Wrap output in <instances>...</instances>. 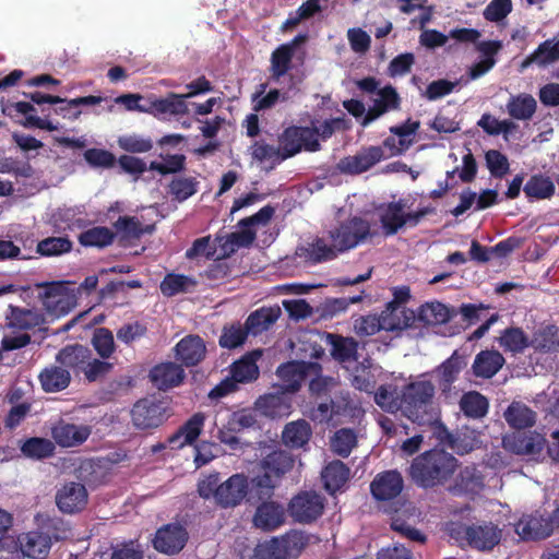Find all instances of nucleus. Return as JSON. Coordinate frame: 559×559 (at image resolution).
Here are the masks:
<instances>
[{
  "label": "nucleus",
  "instance_id": "61",
  "mask_svg": "<svg viewBox=\"0 0 559 559\" xmlns=\"http://www.w3.org/2000/svg\"><path fill=\"white\" fill-rule=\"evenodd\" d=\"M114 227L127 239H140L146 231L135 216H120Z\"/></svg>",
  "mask_w": 559,
  "mask_h": 559
},
{
  "label": "nucleus",
  "instance_id": "15",
  "mask_svg": "<svg viewBox=\"0 0 559 559\" xmlns=\"http://www.w3.org/2000/svg\"><path fill=\"white\" fill-rule=\"evenodd\" d=\"M91 433V426L75 425L62 419L51 428L53 442L61 448L80 447L90 438Z\"/></svg>",
  "mask_w": 559,
  "mask_h": 559
},
{
  "label": "nucleus",
  "instance_id": "51",
  "mask_svg": "<svg viewBox=\"0 0 559 559\" xmlns=\"http://www.w3.org/2000/svg\"><path fill=\"white\" fill-rule=\"evenodd\" d=\"M464 366L465 362L463 358L454 352L438 367L437 372L443 391L450 389L451 384L457 379Z\"/></svg>",
  "mask_w": 559,
  "mask_h": 559
},
{
  "label": "nucleus",
  "instance_id": "35",
  "mask_svg": "<svg viewBox=\"0 0 559 559\" xmlns=\"http://www.w3.org/2000/svg\"><path fill=\"white\" fill-rule=\"evenodd\" d=\"M262 355L259 349L243 355L230 366V374L239 383H249L259 378L260 371L257 365L258 358Z\"/></svg>",
  "mask_w": 559,
  "mask_h": 559
},
{
  "label": "nucleus",
  "instance_id": "63",
  "mask_svg": "<svg viewBox=\"0 0 559 559\" xmlns=\"http://www.w3.org/2000/svg\"><path fill=\"white\" fill-rule=\"evenodd\" d=\"M92 343L97 354L104 359L109 358L115 352L114 335L108 329H97Z\"/></svg>",
  "mask_w": 559,
  "mask_h": 559
},
{
  "label": "nucleus",
  "instance_id": "16",
  "mask_svg": "<svg viewBox=\"0 0 559 559\" xmlns=\"http://www.w3.org/2000/svg\"><path fill=\"white\" fill-rule=\"evenodd\" d=\"M404 488V480L395 469L384 471L376 475L370 484V492L378 501L393 500Z\"/></svg>",
  "mask_w": 559,
  "mask_h": 559
},
{
  "label": "nucleus",
  "instance_id": "34",
  "mask_svg": "<svg viewBox=\"0 0 559 559\" xmlns=\"http://www.w3.org/2000/svg\"><path fill=\"white\" fill-rule=\"evenodd\" d=\"M504 362V357L498 350L486 349L476 355L472 369L476 377L490 379L502 368Z\"/></svg>",
  "mask_w": 559,
  "mask_h": 559
},
{
  "label": "nucleus",
  "instance_id": "24",
  "mask_svg": "<svg viewBox=\"0 0 559 559\" xmlns=\"http://www.w3.org/2000/svg\"><path fill=\"white\" fill-rule=\"evenodd\" d=\"M378 94L379 98L374 100L373 105L367 110L362 118V127L369 126L385 112L395 110L400 107L401 99L393 86L386 85L381 88Z\"/></svg>",
  "mask_w": 559,
  "mask_h": 559
},
{
  "label": "nucleus",
  "instance_id": "36",
  "mask_svg": "<svg viewBox=\"0 0 559 559\" xmlns=\"http://www.w3.org/2000/svg\"><path fill=\"white\" fill-rule=\"evenodd\" d=\"M282 311L278 306L261 307L252 311L246 319V324L251 335L257 336L267 331L281 317Z\"/></svg>",
  "mask_w": 559,
  "mask_h": 559
},
{
  "label": "nucleus",
  "instance_id": "38",
  "mask_svg": "<svg viewBox=\"0 0 559 559\" xmlns=\"http://www.w3.org/2000/svg\"><path fill=\"white\" fill-rule=\"evenodd\" d=\"M92 356V352L81 344L68 345L57 354V361L74 371H83L86 362Z\"/></svg>",
  "mask_w": 559,
  "mask_h": 559
},
{
  "label": "nucleus",
  "instance_id": "52",
  "mask_svg": "<svg viewBox=\"0 0 559 559\" xmlns=\"http://www.w3.org/2000/svg\"><path fill=\"white\" fill-rule=\"evenodd\" d=\"M73 242L66 237H47L38 241L36 252L41 257H58L71 252Z\"/></svg>",
  "mask_w": 559,
  "mask_h": 559
},
{
  "label": "nucleus",
  "instance_id": "47",
  "mask_svg": "<svg viewBox=\"0 0 559 559\" xmlns=\"http://www.w3.org/2000/svg\"><path fill=\"white\" fill-rule=\"evenodd\" d=\"M249 334L251 333L246 323L243 325L240 322L225 324L218 338V345L222 348L235 349L246 343Z\"/></svg>",
  "mask_w": 559,
  "mask_h": 559
},
{
  "label": "nucleus",
  "instance_id": "64",
  "mask_svg": "<svg viewBox=\"0 0 559 559\" xmlns=\"http://www.w3.org/2000/svg\"><path fill=\"white\" fill-rule=\"evenodd\" d=\"M86 163L95 168H111L116 165V156L103 148H88L84 152Z\"/></svg>",
  "mask_w": 559,
  "mask_h": 559
},
{
  "label": "nucleus",
  "instance_id": "19",
  "mask_svg": "<svg viewBox=\"0 0 559 559\" xmlns=\"http://www.w3.org/2000/svg\"><path fill=\"white\" fill-rule=\"evenodd\" d=\"M546 439L537 432H514L503 439L504 448L518 455H539L544 450Z\"/></svg>",
  "mask_w": 559,
  "mask_h": 559
},
{
  "label": "nucleus",
  "instance_id": "29",
  "mask_svg": "<svg viewBox=\"0 0 559 559\" xmlns=\"http://www.w3.org/2000/svg\"><path fill=\"white\" fill-rule=\"evenodd\" d=\"M557 61H559V37L546 39L540 43L538 47L521 62V70H525L532 64L546 68Z\"/></svg>",
  "mask_w": 559,
  "mask_h": 559
},
{
  "label": "nucleus",
  "instance_id": "14",
  "mask_svg": "<svg viewBox=\"0 0 559 559\" xmlns=\"http://www.w3.org/2000/svg\"><path fill=\"white\" fill-rule=\"evenodd\" d=\"M175 358L187 368L201 364L206 356L204 340L197 334L182 337L174 347Z\"/></svg>",
  "mask_w": 559,
  "mask_h": 559
},
{
  "label": "nucleus",
  "instance_id": "33",
  "mask_svg": "<svg viewBox=\"0 0 559 559\" xmlns=\"http://www.w3.org/2000/svg\"><path fill=\"white\" fill-rule=\"evenodd\" d=\"M295 53L290 51L288 46H277L271 53L270 58V81L277 83L285 75H289L294 80V75L289 72L293 70V58Z\"/></svg>",
  "mask_w": 559,
  "mask_h": 559
},
{
  "label": "nucleus",
  "instance_id": "59",
  "mask_svg": "<svg viewBox=\"0 0 559 559\" xmlns=\"http://www.w3.org/2000/svg\"><path fill=\"white\" fill-rule=\"evenodd\" d=\"M364 290H360L358 295L340 297V298H326L322 305L323 314L326 317H335L342 312H345L349 305L358 304L364 298Z\"/></svg>",
  "mask_w": 559,
  "mask_h": 559
},
{
  "label": "nucleus",
  "instance_id": "28",
  "mask_svg": "<svg viewBox=\"0 0 559 559\" xmlns=\"http://www.w3.org/2000/svg\"><path fill=\"white\" fill-rule=\"evenodd\" d=\"M407 206L406 199L389 202L380 215V223L385 236H393L407 225L406 213L404 212Z\"/></svg>",
  "mask_w": 559,
  "mask_h": 559
},
{
  "label": "nucleus",
  "instance_id": "39",
  "mask_svg": "<svg viewBox=\"0 0 559 559\" xmlns=\"http://www.w3.org/2000/svg\"><path fill=\"white\" fill-rule=\"evenodd\" d=\"M504 419L515 429L531 428L536 423V413L522 402H512L504 412Z\"/></svg>",
  "mask_w": 559,
  "mask_h": 559
},
{
  "label": "nucleus",
  "instance_id": "27",
  "mask_svg": "<svg viewBox=\"0 0 559 559\" xmlns=\"http://www.w3.org/2000/svg\"><path fill=\"white\" fill-rule=\"evenodd\" d=\"M383 330L389 332L415 329L416 313L405 307L386 306L381 312Z\"/></svg>",
  "mask_w": 559,
  "mask_h": 559
},
{
  "label": "nucleus",
  "instance_id": "42",
  "mask_svg": "<svg viewBox=\"0 0 559 559\" xmlns=\"http://www.w3.org/2000/svg\"><path fill=\"white\" fill-rule=\"evenodd\" d=\"M116 233L106 226H95L82 231L79 237V243L83 247H94L104 249L114 243Z\"/></svg>",
  "mask_w": 559,
  "mask_h": 559
},
{
  "label": "nucleus",
  "instance_id": "26",
  "mask_svg": "<svg viewBox=\"0 0 559 559\" xmlns=\"http://www.w3.org/2000/svg\"><path fill=\"white\" fill-rule=\"evenodd\" d=\"M483 488V474L475 465H469L460 469L459 474L454 478V484L450 487V491L455 496L476 495Z\"/></svg>",
  "mask_w": 559,
  "mask_h": 559
},
{
  "label": "nucleus",
  "instance_id": "40",
  "mask_svg": "<svg viewBox=\"0 0 559 559\" xmlns=\"http://www.w3.org/2000/svg\"><path fill=\"white\" fill-rule=\"evenodd\" d=\"M349 473V467L342 461L330 462L321 474L325 489L332 493L340 490L348 480Z\"/></svg>",
  "mask_w": 559,
  "mask_h": 559
},
{
  "label": "nucleus",
  "instance_id": "7",
  "mask_svg": "<svg viewBox=\"0 0 559 559\" xmlns=\"http://www.w3.org/2000/svg\"><path fill=\"white\" fill-rule=\"evenodd\" d=\"M370 234V224L368 221L354 216L340 224L338 227L330 230V238L334 248L343 252L355 248L364 241Z\"/></svg>",
  "mask_w": 559,
  "mask_h": 559
},
{
  "label": "nucleus",
  "instance_id": "4",
  "mask_svg": "<svg viewBox=\"0 0 559 559\" xmlns=\"http://www.w3.org/2000/svg\"><path fill=\"white\" fill-rule=\"evenodd\" d=\"M435 385L429 380L407 384L402 393L401 409L413 423L433 425L439 421V414L433 403Z\"/></svg>",
  "mask_w": 559,
  "mask_h": 559
},
{
  "label": "nucleus",
  "instance_id": "3",
  "mask_svg": "<svg viewBox=\"0 0 559 559\" xmlns=\"http://www.w3.org/2000/svg\"><path fill=\"white\" fill-rule=\"evenodd\" d=\"M250 491V480L243 474H234L222 481L217 472L211 473L198 483L199 496L213 499L224 509L239 506Z\"/></svg>",
  "mask_w": 559,
  "mask_h": 559
},
{
  "label": "nucleus",
  "instance_id": "5",
  "mask_svg": "<svg viewBox=\"0 0 559 559\" xmlns=\"http://www.w3.org/2000/svg\"><path fill=\"white\" fill-rule=\"evenodd\" d=\"M278 144L282 159H288L302 151L314 153L321 150V144L316 139V130L302 126H289L278 135Z\"/></svg>",
  "mask_w": 559,
  "mask_h": 559
},
{
  "label": "nucleus",
  "instance_id": "9",
  "mask_svg": "<svg viewBox=\"0 0 559 559\" xmlns=\"http://www.w3.org/2000/svg\"><path fill=\"white\" fill-rule=\"evenodd\" d=\"M274 213L275 209L272 205H265L261 207L255 214L240 219L238 222V227H240V230L230 233L227 236L226 245L231 246V251L234 250V247H250L257 237V233L252 227L266 225L272 219Z\"/></svg>",
  "mask_w": 559,
  "mask_h": 559
},
{
  "label": "nucleus",
  "instance_id": "25",
  "mask_svg": "<svg viewBox=\"0 0 559 559\" xmlns=\"http://www.w3.org/2000/svg\"><path fill=\"white\" fill-rule=\"evenodd\" d=\"M205 421L203 413L193 414L175 433L167 439V444L173 449H180L186 444H192L200 436Z\"/></svg>",
  "mask_w": 559,
  "mask_h": 559
},
{
  "label": "nucleus",
  "instance_id": "18",
  "mask_svg": "<svg viewBox=\"0 0 559 559\" xmlns=\"http://www.w3.org/2000/svg\"><path fill=\"white\" fill-rule=\"evenodd\" d=\"M150 381L159 391H168L179 386L186 379L181 365L174 361L160 362L154 366L148 373Z\"/></svg>",
  "mask_w": 559,
  "mask_h": 559
},
{
  "label": "nucleus",
  "instance_id": "8",
  "mask_svg": "<svg viewBox=\"0 0 559 559\" xmlns=\"http://www.w3.org/2000/svg\"><path fill=\"white\" fill-rule=\"evenodd\" d=\"M324 498L316 491H300L288 504L290 518L301 524L317 521L323 513Z\"/></svg>",
  "mask_w": 559,
  "mask_h": 559
},
{
  "label": "nucleus",
  "instance_id": "31",
  "mask_svg": "<svg viewBox=\"0 0 559 559\" xmlns=\"http://www.w3.org/2000/svg\"><path fill=\"white\" fill-rule=\"evenodd\" d=\"M501 531L491 522L472 524L469 546L478 550H490L499 544Z\"/></svg>",
  "mask_w": 559,
  "mask_h": 559
},
{
  "label": "nucleus",
  "instance_id": "13",
  "mask_svg": "<svg viewBox=\"0 0 559 559\" xmlns=\"http://www.w3.org/2000/svg\"><path fill=\"white\" fill-rule=\"evenodd\" d=\"M12 111L24 116V120L21 122L24 128H37L46 131H55L58 129V126L49 119L51 112H53L50 108L43 107L40 109L43 117H39L36 115L37 110L32 103L16 102L3 108V114L11 115Z\"/></svg>",
  "mask_w": 559,
  "mask_h": 559
},
{
  "label": "nucleus",
  "instance_id": "17",
  "mask_svg": "<svg viewBox=\"0 0 559 559\" xmlns=\"http://www.w3.org/2000/svg\"><path fill=\"white\" fill-rule=\"evenodd\" d=\"M87 490L84 485L75 481L66 483L56 493V503L63 513L73 514L82 511L87 504Z\"/></svg>",
  "mask_w": 559,
  "mask_h": 559
},
{
  "label": "nucleus",
  "instance_id": "50",
  "mask_svg": "<svg viewBox=\"0 0 559 559\" xmlns=\"http://www.w3.org/2000/svg\"><path fill=\"white\" fill-rule=\"evenodd\" d=\"M197 281L183 274L168 273L160 282L159 289L166 297L187 293L195 287Z\"/></svg>",
  "mask_w": 559,
  "mask_h": 559
},
{
  "label": "nucleus",
  "instance_id": "2",
  "mask_svg": "<svg viewBox=\"0 0 559 559\" xmlns=\"http://www.w3.org/2000/svg\"><path fill=\"white\" fill-rule=\"evenodd\" d=\"M457 460L442 449H431L416 456L409 466L412 480L420 488L431 489L449 481Z\"/></svg>",
  "mask_w": 559,
  "mask_h": 559
},
{
  "label": "nucleus",
  "instance_id": "32",
  "mask_svg": "<svg viewBox=\"0 0 559 559\" xmlns=\"http://www.w3.org/2000/svg\"><path fill=\"white\" fill-rule=\"evenodd\" d=\"M452 311L442 302H426L418 309L415 328L444 324L452 319Z\"/></svg>",
  "mask_w": 559,
  "mask_h": 559
},
{
  "label": "nucleus",
  "instance_id": "62",
  "mask_svg": "<svg viewBox=\"0 0 559 559\" xmlns=\"http://www.w3.org/2000/svg\"><path fill=\"white\" fill-rule=\"evenodd\" d=\"M354 330L358 336H371L383 330L381 314L360 316L354 321Z\"/></svg>",
  "mask_w": 559,
  "mask_h": 559
},
{
  "label": "nucleus",
  "instance_id": "37",
  "mask_svg": "<svg viewBox=\"0 0 559 559\" xmlns=\"http://www.w3.org/2000/svg\"><path fill=\"white\" fill-rule=\"evenodd\" d=\"M102 102L103 97L95 95L81 96L73 99L61 97V102L55 104L56 107L52 108V110L53 114L61 116L63 119L75 121L82 114L80 106H94L100 104Z\"/></svg>",
  "mask_w": 559,
  "mask_h": 559
},
{
  "label": "nucleus",
  "instance_id": "22",
  "mask_svg": "<svg viewBox=\"0 0 559 559\" xmlns=\"http://www.w3.org/2000/svg\"><path fill=\"white\" fill-rule=\"evenodd\" d=\"M312 437V428L306 419L287 423L281 433L282 443L289 450H306Z\"/></svg>",
  "mask_w": 559,
  "mask_h": 559
},
{
  "label": "nucleus",
  "instance_id": "48",
  "mask_svg": "<svg viewBox=\"0 0 559 559\" xmlns=\"http://www.w3.org/2000/svg\"><path fill=\"white\" fill-rule=\"evenodd\" d=\"M537 108L535 98L530 94H519L511 96L507 109L508 114L516 120H530Z\"/></svg>",
  "mask_w": 559,
  "mask_h": 559
},
{
  "label": "nucleus",
  "instance_id": "58",
  "mask_svg": "<svg viewBox=\"0 0 559 559\" xmlns=\"http://www.w3.org/2000/svg\"><path fill=\"white\" fill-rule=\"evenodd\" d=\"M356 444V433L349 428H342L337 430L331 441L333 451L343 457H347Z\"/></svg>",
  "mask_w": 559,
  "mask_h": 559
},
{
  "label": "nucleus",
  "instance_id": "20",
  "mask_svg": "<svg viewBox=\"0 0 559 559\" xmlns=\"http://www.w3.org/2000/svg\"><path fill=\"white\" fill-rule=\"evenodd\" d=\"M299 538L297 534H285L281 537H272L269 542L258 545L257 559H289L292 550L297 548Z\"/></svg>",
  "mask_w": 559,
  "mask_h": 559
},
{
  "label": "nucleus",
  "instance_id": "1",
  "mask_svg": "<svg viewBox=\"0 0 559 559\" xmlns=\"http://www.w3.org/2000/svg\"><path fill=\"white\" fill-rule=\"evenodd\" d=\"M296 456L288 450L276 448L257 464V473L250 479V493L258 500L271 499L284 477L295 466Z\"/></svg>",
  "mask_w": 559,
  "mask_h": 559
},
{
  "label": "nucleus",
  "instance_id": "49",
  "mask_svg": "<svg viewBox=\"0 0 559 559\" xmlns=\"http://www.w3.org/2000/svg\"><path fill=\"white\" fill-rule=\"evenodd\" d=\"M150 111H154L162 115H186L188 112L186 96L169 93L167 97L155 98L151 102Z\"/></svg>",
  "mask_w": 559,
  "mask_h": 559
},
{
  "label": "nucleus",
  "instance_id": "11",
  "mask_svg": "<svg viewBox=\"0 0 559 559\" xmlns=\"http://www.w3.org/2000/svg\"><path fill=\"white\" fill-rule=\"evenodd\" d=\"M188 539L189 533L183 525L168 523L156 531L153 546L158 552L173 556L185 548Z\"/></svg>",
  "mask_w": 559,
  "mask_h": 559
},
{
  "label": "nucleus",
  "instance_id": "6",
  "mask_svg": "<svg viewBox=\"0 0 559 559\" xmlns=\"http://www.w3.org/2000/svg\"><path fill=\"white\" fill-rule=\"evenodd\" d=\"M168 402L155 397L139 400L131 409V418L138 429H154L169 417Z\"/></svg>",
  "mask_w": 559,
  "mask_h": 559
},
{
  "label": "nucleus",
  "instance_id": "44",
  "mask_svg": "<svg viewBox=\"0 0 559 559\" xmlns=\"http://www.w3.org/2000/svg\"><path fill=\"white\" fill-rule=\"evenodd\" d=\"M488 408L487 397L477 391L466 392L460 400V409L468 418L480 419L487 415Z\"/></svg>",
  "mask_w": 559,
  "mask_h": 559
},
{
  "label": "nucleus",
  "instance_id": "23",
  "mask_svg": "<svg viewBox=\"0 0 559 559\" xmlns=\"http://www.w3.org/2000/svg\"><path fill=\"white\" fill-rule=\"evenodd\" d=\"M266 500H262L263 502L257 508L253 524L264 532H272L284 524L285 510L282 504Z\"/></svg>",
  "mask_w": 559,
  "mask_h": 559
},
{
  "label": "nucleus",
  "instance_id": "57",
  "mask_svg": "<svg viewBox=\"0 0 559 559\" xmlns=\"http://www.w3.org/2000/svg\"><path fill=\"white\" fill-rule=\"evenodd\" d=\"M322 10L317 0L305 1L294 13H290L288 19L283 23V31H290L295 28L302 20L313 17Z\"/></svg>",
  "mask_w": 559,
  "mask_h": 559
},
{
  "label": "nucleus",
  "instance_id": "60",
  "mask_svg": "<svg viewBox=\"0 0 559 559\" xmlns=\"http://www.w3.org/2000/svg\"><path fill=\"white\" fill-rule=\"evenodd\" d=\"M164 163H159L156 160L151 162L150 169L155 170L158 174L165 176L169 174H177L185 169L186 167V156L182 154H174L166 155L163 157Z\"/></svg>",
  "mask_w": 559,
  "mask_h": 559
},
{
  "label": "nucleus",
  "instance_id": "54",
  "mask_svg": "<svg viewBox=\"0 0 559 559\" xmlns=\"http://www.w3.org/2000/svg\"><path fill=\"white\" fill-rule=\"evenodd\" d=\"M199 181L194 177H175L168 192L175 201L183 202L198 192Z\"/></svg>",
  "mask_w": 559,
  "mask_h": 559
},
{
  "label": "nucleus",
  "instance_id": "43",
  "mask_svg": "<svg viewBox=\"0 0 559 559\" xmlns=\"http://www.w3.org/2000/svg\"><path fill=\"white\" fill-rule=\"evenodd\" d=\"M523 191L530 200L549 199L555 194V185L550 177L535 174L528 178Z\"/></svg>",
  "mask_w": 559,
  "mask_h": 559
},
{
  "label": "nucleus",
  "instance_id": "56",
  "mask_svg": "<svg viewBox=\"0 0 559 559\" xmlns=\"http://www.w3.org/2000/svg\"><path fill=\"white\" fill-rule=\"evenodd\" d=\"M39 530L46 536H49L51 544L52 540L58 542L68 538L70 532L68 523L62 518L49 515L41 520Z\"/></svg>",
  "mask_w": 559,
  "mask_h": 559
},
{
  "label": "nucleus",
  "instance_id": "21",
  "mask_svg": "<svg viewBox=\"0 0 559 559\" xmlns=\"http://www.w3.org/2000/svg\"><path fill=\"white\" fill-rule=\"evenodd\" d=\"M15 540L22 556L32 559H46L51 549L49 536L40 530L23 533Z\"/></svg>",
  "mask_w": 559,
  "mask_h": 559
},
{
  "label": "nucleus",
  "instance_id": "12",
  "mask_svg": "<svg viewBox=\"0 0 559 559\" xmlns=\"http://www.w3.org/2000/svg\"><path fill=\"white\" fill-rule=\"evenodd\" d=\"M551 527L548 512L537 510L523 515L515 524V532L523 540H542L552 535Z\"/></svg>",
  "mask_w": 559,
  "mask_h": 559
},
{
  "label": "nucleus",
  "instance_id": "30",
  "mask_svg": "<svg viewBox=\"0 0 559 559\" xmlns=\"http://www.w3.org/2000/svg\"><path fill=\"white\" fill-rule=\"evenodd\" d=\"M276 376L281 381V388L285 392H297L302 381L307 376V366L302 361H288L282 364L277 370Z\"/></svg>",
  "mask_w": 559,
  "mask_h": 559
},
{
  "label": "nucleus",
  "instance_id": "41",
  "mask_svg": "<svg viewBox=\"0 0 559 559\" xmlns=\"http://www.w3.org/2000/svg\"><path fill=\"white\" fill-rule=\"evenodd\" d=\"M38 379L45 392H59L69 385L71 376L67 369L51 366L45 368L39 373Z\"/></svg>",
  "mask_w": 559,
  "mask_h": 559
},
{
  "label": "nucleus",
  "instance_id": "45",
  "mask_svg": "<svg viewBox=\"0 0 559 559\" xmlns=\"http://www.w3.org/2000/svg\"><path fill=\"white\" fill-rule=\"evenodd\" d=\"M9 325L19 330H32L44 323L41 313L24 309L15 306H10V314L8 316Z\"/></svg>",
  "mask_w": 559,
  "mask_h": 559
},
{
  "label": "nucleus",
  "instance_id": "10",
  "mask_svg": "<svg viewBox=\"0 0 559 559\" xmlns=\"http://www.w3.org/2000/svg\"><path fill=\"white\" fill-rule=\"evenodd\" d=\"M384 158L385 155L383 148L381 146L371 145L364 147L356 155H349L341 158L336 164V169L338 173L344 175H360Z\"/></svg>",
  "mask_w": 559,
  "mask_h": 559
},
{
  "label": "nucleus",
  "instance_id": "53",
  "mask_svg": "<svg viewBox=\"0 0 559 559\" xmlns=\"http://www.w3.org/2000/svg\"><path fill=\"white\" fill-rule=\"evenodd\" d=\"M532 344L535 349L543 353H555L559 350V328L547 325L534 335Z\"/></svg>",
  "mask_w": 559,
  "mask_h": 559
},
{
  "label": "nucleus",
  "instance_id": "46",
  "mask_svg": "<svg viewBox=\"0 0 559 559\" xmlns=\"http://www.w3.org/2000/svg\"><path fill=\"white\" fill-rule=\"evenodd\" d=\"M55 450V442L41 437H31L21 445V452L25 457L38 461L53 456Z\"/></svg>",
  "mask_w": 559,
  "mask_h": 559
},
{
  "label": "nucleus",
  "instance_id": "55",
  "mask_svg": "<svg viewBox=\"0 0 559 559\" xmlns=\"http://www.w3.org/2000/svg\"><path fill=\"white\" fill-rule=\"evenodd\" d=\"M500 346L511 353H522L528 346V338L520 328L506 329L500 338Z\"/></svg>",
  "mask_w": 559,
  "mask_h": 559
}]
</instances>
